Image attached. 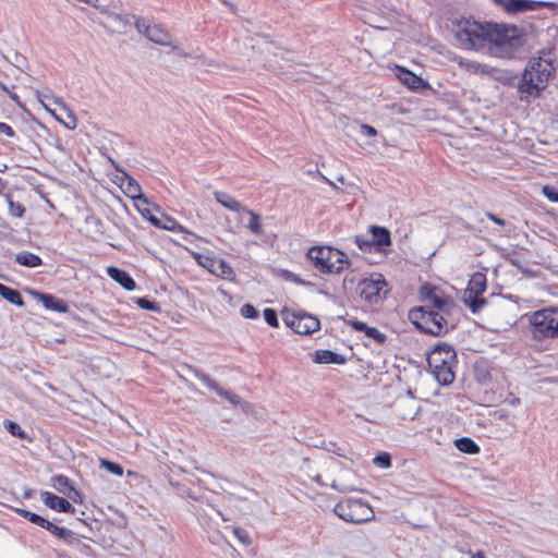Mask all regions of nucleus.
<instances>
[{"mask_svg": "<svg viewBox=\"0 0 558 558\" xmlns=\"http://www.w3.org/2000/svg\"><path fill=\"white\" fill-rule=\"evenodd\" d=\"M486 290V277L482 272H475L469 283L464 293V300L473 313L478 312L485 304V300L481 295Z\"/></svg>", "mask_w": 558, "mask_h": 558, "instance_id": "nucleus-9", "label": "nucleus"}, {"mask_svg": "<svg viewBox=\"0 0 558 558\" xmlns=\"http://www.w3.org/2000/svg\"><path fill=\"white\" fill-rule=\"evenodd\" d=\"M374 464L383 469H387L391 465V458L388 453H381L374 458Z\"/></svg>", "mask_w": 558, "mask_h": 558, "instance_id": "nucleus-41", "label": "nucleus"}, {"mask_svg": "<svg viewBox=\"0 0 558 558\" xmlns=\"http://www.w3.org/2000/svg\"><path fill=\"white\" fill-rule=\"evenodd\" d=\"M369 232L375 251L386 252V247L391 244L389 230L385 227L372 226Z\"/></svg>", "mask_w": 558, "mask_h": 558, "instance_id": "nucleus-18", "label": "nucleus"}, {"mask_svg": "<svg viewBox=\"0 0 558 558\" xmlns=\"http://www.w3.org/2000/svg\"><path fill=\"white\" fill-rule=\"evenodd\" d=\"M456 351L454 349L447 344H438L433 351L429 353L427 357V363L429 367H437V365H453L456 362Z\"/></svg>", "mask_w": 558, "mask_h": 558, "instance_id": "nucleus-12", "label": "nucleus"}, {"mask_svg": "<svg viewBox=\"0 0 558 558\" xmlns=\"http://www.w3.org/2000/svg\"><path fill=\"white\" fill-rule=\"evenodd\" d=\"M160 229L191 234V232H189L183 226L178 223L174 218L167 215L161 216Z\"/></svg>", "mask_w": 558, "mask_h": 558, "instance_id": "nucleus-32", "label": "nucleus"}, {"mask_svg": "<svg viewBox=\"0 0 558 558\" xmlns=\"http://www.w3.org/2000/svg\"><path fill=\"white\" fill-rule=\"evenodd\" d=\"M54 102L57 105H59L62 109L68 110L66 106L64 105V102L60 98H56Z\"/></svg>", "mask_w": 558, "mask_h": 558, "instance_id": "nucleus-57", "label": "nucleus"}, {"mask_svg": "<svg viewBox=\"0 0 558 558\" xmlns=\"http://www.w3.org/2000/svg\"><path fill=\"white\" fill-rule=\"evenodd\" d=\"M457 62L462 70L472 74L490 75L493 73H499L497 69L473 60L458 58Z\"/></svg>", "mask_w": 558, "mask_h": 558, "instance_id": "nucleus-19", "label": "nucleus"}, {"mask_svg": "<svg viewBox=\"0 0 558 558\" xmlns=\"http://www.w3.org/2000/svg\"><path fill=\"white\" fill-rule=\"evenodd\" d=\"M398 77L405 86L413 90H418L427 86V83L422 77L403 68L399 69Z\"/></svg>", "mask_w": 558, "mask_h": 558, "instance_id": "nucleus-23", "label": "nucleus"}, {"mask_svg": "<svg viewBox=\"0 0 558 558\" xmlns=\"http://www.w3.org/2000/svg\"><path fill=\"white\" fill-rule=\"evenodd\" d=\"M109 17L112 19L113 21L121 23L123 28L125 27L126 22L123 20V17L121 15H119L117 13H111L109 15Z\"/></svg>", "mask_w": 558, "mask_h": 558, "instance_id": "nucleus-54", "label": "nucleus"}, {"mask_svg": "<svg viewBox=\"0 0 558 558\" xmlns=\"http://www.w3.org/2000/svg\"><path fill=\"white\" fill-rule=\"evenodd\" d=\"M45 530L49 531L54 536H57V537H59L61 539H64V541H69V539L73 538V532L72 531H70V530H68L65 527L58 526V525L53 524L50 521H48Z\"/></svg>", "mask_w": 558, "mask_h": 558, "instance_id": "nucleus-33", "label": "nucleus"}, {"mask_svg": "<svg viewBox=\"0 0 558 558\" xmlns=\"http://www.w3.org/2000/svg\"><path fill=\"white\" fill-rule=\"evenodd\" d=\"M313 361L317 364H337L342 365L347 362L345 357L330 350H317L314 353Z\"/></svg>", "mask_w": 558, "mask_h": 558, "instance_id": "nucleus-21", "label": "nucleus"}, {"mask_svg": "<svg viewBox=\"0 0 558 558\" xmlns=\"http://www.w3.org/2000/svg\"><path fill=\"white\" fill-rule=\"evenodd\" d=\"M51 485L57 492H59L60 494L66 495L74 502L81 501V498H82L81 493L73 487V485L71 484V481L68 476H65V475L52 476Z\"/></svg>", "mask_w": 558, "mask_h": 558, "instance_id": "nucleus-15", "label": "nucleus"}, {"mask_svg": "<svg viewBox=\"0 0 558 558\" xmlns=\"http://www.w3.org/2000/svg\"><path fill=\"white\" fill-rule=\"evenodd\" d=\"M282 317L284 324L300 335H311L320 328L319 320L310 314L284 311Z\"/></svg>", "mask_w": 558, "mask_h": 558, "instance_id": "nucleus-8", "label": "nucleus"}, {"mask_svg": "<svg viewBox=\"0 0 558 558\" xmlns=\"http://www.w3.org/2000/svg\"><path fill=\"white\" fill-rule=\"evenodd\" d=\"M86 222L87 223H94L96 226H98L100 223V220L94 216H90L86 219Z\"/></svg>", "mask_w": 558, "mask_h": 558, "instance_id": "nucleus-56", "label": "nucleus"}, {"mask_svg": "<svg viewBox=\"0 0 558 558\" xmlns=\"http://www.w3.org/2000/svg\"><path fill=\"white\" fill-rule=\"evenodd\" d=\"M99 462H100V466L106 469L108 472L116 474L118 476L123 475V468L120 464L111 462L106 459H100Z\"/></svg>", "mask_w": 558, "mask_h": 558, "instance_id": "nucleus-35", "label": "nucleus"}, {"mask_svg": "<svg viewBox=\"0 0 558 558\" xmlns=\"http://www.w3.org/2000/svg\"><path fill=\"white\" fill-rule=\"evenodd\" d=\"M331 487L333 489H337L341 493H347V492H352L354 490V487L351 486V485H344V484H340L338 481H333L332 484H331Z\"/></svg>", "mask_w": 558, "mask_h": 558, "instance_id": "nucleus-47", "label": "nucleus"}, {"mask_svg": "<svg viewBox=\"0 0 558 558\" xmlns=\"http://www.w3.org/2000/svg\"><path fill=\"white\" fill-rule=\"evenodd\" d=\"M355 243L361 250H371L372 247H374V245L372 244V239H365L363 235H357L355 238Z\"/></svg>", "mask_w": 558, "mask_h": 558, "instance_id": "nucleus-44", "label": "nucleus"}, {"mask_svg": "<svg viewBox=\"0 0 558 558\" xmlns=\"http://www.w3.org/2000/svg\"><path fill=\"white\" fill-rule=\"evenodd\" d=\"M119 179L126 196L136 202L149 205L148 199L142 194L141 185L135 179L124 171H121V177Z\"/></svg>", "mask_w": 558, "mask_h": 558, "instance_id": "nucleus-13", "label": "nucleus"}, {"mask_svg": "<svg viewBox=\"0 0 558 558\" xmlns=\"http://www.w3.org/2000/svg\"><path fill=\"white\" fill-rule=\"evenodd\" d=\"M471 558H485L481 553L473 555Z\"/></svg>", "mask_w": 558, "mask_h": 558, "instance_id": "nucleus-59", "label": "nucleus"}, {"mask_svg": "<svg viewBox=\"0 0 558 558\" xmlns=\"http://www.w3.org/2000/svg\"><path fill=\"white\" fill-rule=\"evenodd\" d=\"M214 197L221 206L236 214H243V210H246V206L242 205L228 193L217 191L214 193Z\"/></svg>", "mask_w": 558, "mask_h": 558, "instance_id": "nucleus-22", "label": "nucleus"}, {"mask_svg": "<svg viewBox=\"0 0 558 558\" xmlns=\"http://www.w3.org/2000/svg\"><path fill=\"white\" fill-rule=\"evenodd\" d=\"M347 325L351 326L355 331L364 332L367 338L373 339L378 344L385 343L387 339L386 335L379 331V329L367 326L364 322L349 319Z\"/></svg>", "mask_w": 558, "mask_h": 558, "instance_id": "nucleus-17", "label": "nucleus"}, {"mask_svg": "<svg viewBox=\"0 0 558 558\" xmlns=\"http://www.w3.org/2000/svg\"><path fill=\"white\" fill-rule=\"evenodd\" d=\"M195 377L201 380L206 387H208L210 390H214L218 396L223 397L232 404H239L241 402L240 396L236 393L222 389L218 386V384L213 380L208 375L202 373V372H195Z\"/></svg>", "mask_w": 558, "mask_h": 558, "instance_id": "nucleus-14", "label": "nucleus"}, {"mask_svg": "<svg viewBox=\"0 0 558 558\" xmlns=\"http://www.w3.org/2000/svg\"><path fill=\"white\" fill-rule=\"evenodd\" d=\"M523 44V34L517 26L489 23L487 45L495 56L499 58H511Z\"/></svg>", "mask_w": 558, "mask_h": 558, "instance_id": "nucleus-3", "label": "nucleus"}, {"mask_svg": "<svg viewBox=\"0 0 558 558\" xmlns=\"http://www.w3.org/2000/svg\"><path fill=\"white\" fill-rule=\"evenodd\" d=\"M153 226L157 227L160 229V223H161V217L158 218L154 215L149 216L148 219H147Z\"/></svg>", "mask_w": 558, "mask_h": 558, "instance_id": "nucleus-53", "label": "nucleus"}, {"mask_svg": "<svg viewBox=\"0 0 558 558\" xmlns=\"http://www.w3.org/2000/svg\"><path fill=\"white\" fill-rule=\"evenodd\" d=\"M420 295L425 304L410 311L409 317L412 323L418 329L433 336L447 333L453 327L449 319L456 311L453 300L430 286H423Z\"/></svg>", "mask_w": 558, "mask_h": 558, "instance_id": "nucleus-1", "label": "nucleus"}, {"mask_svg": "<svg viewBox=\"0 0 558 558\" xmlns=\"http://www.w3.org/2000/svg\"><path fill=\"white\" fill-rule=\"evenodd\" d=\"M195 259L198 265L206 268L210 274L222 279H231L233 270L231 266L223 259H218L204 254H196Z\"/></svg>", "mask_w": 558, "mask_h": 558, "instance_id": "nucleus-11", "label": "nucleus"}, {"mask_svg": "<svg viewBox=\"0 0 558 558\" xmlns=\"http://www.w3.org/2000/svg\"><path fill=\"white\" fill-rule=\"evenodd\" d=\"M398 415L403 420H413L418 413V405L412 397L399 399L396 404Z\"/></svg>", "mask_w": 558, "mask_h": 558, "instance_id": "nucleus-20", "label": "nucleus"}, {"mask_svg": "<svg viewBox=\"0 0 558 558\" xmlns=\"http://www.w3.org/2000/svg\"><path fill=\"white\" fill-rule=\"evenodd\" d=\"M486 216H487V218L489 220H492L493 222L497 223L498 226L504 227L506 225V221L504 219L497 217L496 215H494L492 213H487Z\"/></svg>", "mask_w": 558, "mask_h": 558, "instance_id": "nucleus-51", "label": "nucleus"}, {"mask_svg": "<svg viewBox=\"0 0 558 558\" xmlns=\"http://www.w3.org/2000/svg\"><path fill=\"white\" fill-rule=\"evenodd\" d=\"M495 77H496L497 80H499V81H501V80H502L501 75H498V76H495Z\"/></svg>", "mask_w": 558, "mask_h": 558, "instance_id": "nucleus-60", "label": "nucleus"}, {"mask_svg": "<svg viewBox=\"0 0 558 558\" xmlns=\"http://www.w3.org/2000/svg\"><path fill=\"white\" fill-rule=\"evenodd\" d=\"M555 68L550 59L533 57L529 60L517 83L518 98L530 104L547 88Z\"/></svg>", "mask_w": 558, "mask_h": 558, "instance_id": "nucleus-2", "label": "nucleus"}, {"mask_svg": "<svg viewBox=\"0 0 558 558\" xmlns=\"http://www.w3.org/2000/svg\"><path fill=\"white\" fill-rule=\"evenodd\" d=\"M136 303L143 310L154 311V312H157L160 310L159 305L156 302H153L146 298L137 299Z\"/></svg>", "mask_w": 558, "mask_h": 558, "instance_id": "nucleus-37", "label": "nucleus"}, {"mask_svg": "<svg viewBox=\"0 0 558 558\" xmlns=\"http://www.w3.org/2000/svg\"><path fill=\"white\" fill-rule=\"evenodd\" d=\"M529 323L532 337L536 340L558 337V308L556 307L534 312Z\"/></svg>", "mask_w": 558, "mask_h": 558, "instance_id": "nucleus-6", "label": "nucleus"}, {"mask_svg": "<svg viewBox=\"0 0 558 558\" xmlns=\"http://www.w3.org/2000/svg\"><path fill=\"white\" fill-rule=\"evenodd\" d=\"M68 117L72 120V125H66L70 130H74L76 128V118L72 112H68Z\"/></svg>", "mask_w": 558, "mask_h": 558, "instance_id": "nucleus-55", "label": "nucleus"}, {"mask_svg": "<svg viewBox=\"0 0 558 558\" xmlns=\"http://www.w3.org/2000/svg\"><path fill=\"white\" fill-rule=\"evenodd\" d=\"M244 216H246V214H238V220L240 222H243L244 221Z\"/></svg>", "mask_w": 558, "mask_h": 558, "instance_id": "nucleus-58", "label": "nucleus"}, {"mask_svg": "<svg viewBox=\"0 0 558 558\" xmlns=\"http://www.w3.org/2000/svg\"><path fill=\"white\" fill-rule=\"evenodd\" d=\"M283 277L287 279V280H290V281H293V282H296L299 284H307L305 281L299 279L296 277V275H294L293 272L291 271H288V270H284L283 272Z\"/></svg>", "mask_w": 558, "mask_h": 558, "instance_id": "nucleus-50", "label": "nucleus"}, {"mask_svg": "<svg viewBox=\"0 0 558 558\" xmlns=\"http://www.w3.org/2000/svg\"><path fill=\"white\" fill-rule=\"evenodd\" d=\"M436 380L444 386L450 385L454 380V373L452 365H437V367H429Z\"/></svg>", "mask_w": 558, "mask_h": 558, "instance_id": "nucleus-26", "label": "nucleus"}, {"mask_svg": "<svg viewBox=\"0 0 558 558\" xmlns=\"http://www.w3.org/2000/svg\"><path fill=\"white\" fill-rule=\"evenodd\" d=\"M360 133L366 136H375L377 135V131L375 128L368 124H361L360 125Z\"/></svg>", "mask_w": 558, "mask_h": 558, "instance_id": "nucleus-46", "label": "nucleus"}, {"mask_svg": "<svg viewBox=\"0 0 558 558\" xmlns=\"http://www.w3.org/2000/svg\"><path fill=\"white\" fill-rule=\"evenodd\" d=\"M135 26L138 29V32L144 33L146 26H150V25L147 24L145 20L138 19L135 23Z\"/></svg>", "mask_w": 558, "mask_h": 558, "instance_id": "nucleus-52", "label": "nucleus"}, {"mask_svg": "<svg viewBox=\"0 0 558 558\" xmlns=\"http://www.w3.org/2000/svg\"><path fill=\"white\" fill-rule=\"evenodd\" d=\"M240 312L245 318L255 319L258 317V311L252 304H244Z\"/></svg>", "mask_w": 558, "mask_h": 558, "instance_id": "nucleus-40", "label": "nucleus"}, {"mask_svg": "<svg viewBox=\"0 0 558 558\" xmlns=\"http://www.w3.org/2000/svg\"><path fill=\"white\" fill-rule=\"evenodd\" d=\"M145 36L158 45H168L169 35L160 29L157 25L146 26Z\"/></svg>", "mask_w": 558, "mask_h": 558, "instance_id": "nucleus-29", "label": "nucleus"}, {"mask_svg": "<svg viewBox=\"0 0 558 558\" xmlns=\"http://www.w3.org/2000/svg\"><path fill=\"white\" fill-rule=\"evenodd\" d=\"M41 500L44 504L50 509L57 510L59 512H71L75 511L74 507L71 502L62 497H59L49 492H43L40 494Z\"/></svg>", "mask_w": 558, "mask_h": 558, "instance_id": "nucleus-16", "label": "nucleus"}, {"mask_svg": "<svg viewBox=\"0 0 558 558\" xmlns=\"http://www.w3.org/2000/svg\"><path fill=\"white\" fill-rule=\"evenodd\" d=\"M543 194L550 202L558 203V190H556L555 187L550 185L543 186Z\"/></svg>", "mask_w": 558, "mask_h": 558, "instance_id": "nucleus-43", "label": "nucleus"}, {"mask_svg": "<svg viewBox=\"0 0 558 558\" xmlns=\"http://www.w3.org/2000/svg\"><path fill=\"white\" fill-rule=\"evenodd\" d=\"M25 213V208L20 203H14L13 201H9V214L13 217L21 218Z\"/></svg>", "mask_w": 558, "mask_h": 558, "instance_id": "nucleus-39", "label": "nucleus"}, {"mask_svg": "<svg viewBox=\"0 0 558 558\" xmlns=\"http://www.w3.org/2000/svg\"><path fill=\"white\" fill-rule=\"evenodd\" d=\"M136 208L142 214V216L146 219H148V217L153 215L150 209L148 208V205H145L141 202H136Z\"/></svg>", "mask_w": 558, "mask_h": 558, "instance_id": "nucleus-48", "label": "nucleus"}, {"mask_svg": "<svg viewBox=\"0 0 558 558\" xmlns=\"http://www.w3.org/2000/svg\"><path fill=\"white\" fill-rule=\"evenodd\" d=\"M529 9L531 5L527 0H510L508 4V10L513 12H524Z\"/></svg>", "mask_w": 558, "mask_h": 558, "instance_id": "nucleus-36", "label": "nucleus"}, {"mask_svg": "<svg viewBox=\"0 0 558 558\" xmlns=\"http://www.w3.org/2000/svg\"><path fill=\"white\" fill-rule=\"evenodd\" d=\"M0 296L16 306H23L24 301L21 293L0 282Z\"/></svg>", "mask_w": 558, "mask_h": 558, "instance_id": "nucleus-30", "label": "nucleus"}, {"mask_svg": "<svg viewBox=\"0 0 558 558\" xmlns=\"http://www.w3.org/2000/svg\"><path fill=\"white\" fill-rule=\"evenodd\" d=\"M17 513H20L23 518L27 519L29 522H32L33 524H36L43 529L46 527L47 523L49 520L40 517L39 514L37 513H34V512H31L28 510H24V509H17L16 510Z\"/></svg>", "mask_w": 558, "mask_h": 558, "instance_id": "nucleus-34", "label": "nucleus"}, {"mask_svg": "<svg viewBox=\"0 0 558 558\" xmlns=\"http://www.w3.org/2000/svg\"><path fill=\"white\" fill-rule=\"evenodd\" d=\"M15 262L24 267L35 268L43 264L41 258L28 251H21L15 255Z\"/></svg>", "mask_w": 558, "mask_h": 558, "instance_id": "nucleus-27", "label": "nucleus"}, {"mask_svg": "<svg viewBox=\"0 0 558 558\" xmlns=\"http://www.w3.org/2000/svg\"><path fill=\"white\" fill-rule=\"evenodd\" d=\"M307 256L315 268L324 274H339L350 264L343 252L329 246L312 247Z\"/></svg>", "mask_w": 558, "mask_h": 558, "instance_id": "nucleus-5", "label": "nucleus"}, {"mask_svg": "<svg viewBox=\"0 0 558 558\" xmlns=\"http://www.w3.org/2000/svg\"><path fill=\"white\" fill-rule=\"evenodd\" d=\"M243 214H246V216H247V221L245 223V227L247 228V230L254 235L263 234L264 230H263L260 216L258 214H256L255 211L248 209L247 207H246V210H243Z\"/></svg>", "mask_w": 558, "mask_h": 558, "instance_id": "nucleus-28", "label": "nucleus"}, {"mask_svg": "<svg viewBox=\"0 0 558 558\" xmlns=\"http://www.w3.org/2000/svg\"><path fill=\"white\" fill-rule=\"evenodd\" d=\"M454 446L458 450L468 454H475L480 452V447L470 437H461L456 439Z\"/></svg>", "mask_w": 558, "mask_h": 558, "instance_id": "nucleus-31", "label": "nucleus"}, {"mask_svg": "<svg viewBox=\"0 0 558 558\" xmlns=\"http://www.w3.org/2000/svg\"><path fill=\"white\" fill-rule=\"evenodd\" d=\"M333 512L340 519L355 524L369 521L374 518V510L367 502L353 498H348L336 504Z\"/></svg>", "mask_w": 558, "mask_h": 558, "instance_id": "nucleus-7", "label": "nucleus"}, {"mask_svg": "<svg viewBox=\"0 0 558 558\" xmlns=\"http://www.w3.org/2000/svg\"><path fill=\"white\" fill-rule=\"evenodd\" d=\"M264 319L271 327H277L278 326L277 313L272 308H266L264 311Z\"/></svg>", "mask_w": 558, "mask_h": 558, "instance_id": "nucleus-42", "label": "nucleus"}, {"mask_svg": "<svg viewBox=\"0 0 558 558\" xmlns=\"http://www.w3.org/2000/svg\"><path fill=\"white\" fill-rule=\"evenodd\" d=\"M107 272L111 279L121 284L125 290L133 291L135 289V281L126 271L117 267H108Z\"/></svg>", "mask_w": 558, "mask_h": 558, "instance_id": "nucleus-24", "label": "nucleus"}, {"mask_svg": "<svg viewBox=\"0 0 558 558\" xmlns=\"http://www.w3.org/2000/svg\"><path fill=\"white\" fill-rule=\"evenodd\" d=\"M489 23H481L471 19H461L452 24V33L457 45L464 50H481L487 46Z\"/></svg>", "mask_w": 558, "mask_h": 558, "instance_id": "nucleus-4", "label": "nucleus"}, {"mask_svg": "<svg viewBox=\"0 0 558 558\" xmlns=\"http://www.w3.org/2000/svg\"><path fill=\"white\" fill-rule=\"evenodd\" d=\"M386 287V281L381 275L365 278L359 283V293L363 300L368 303H377L380 300V293Z\"/></svg>", "mask_w": 558, "mask_h": 558, "instance_id": "nucleus-10", "label": "nucleus"}, {"mask_svg": "<svg viewBox=\"0 0 558 558\" xmlns=\"http://www.w3.org/2000/svg\"><path fill=\"white\" fill-rule=\"evenodd\" d=\"M0 133L7 135L8 137H13L15 135L13 129L4 122H0Z\"/></svg>", "mask_w": 558, "mask_h": 558, "instance_id": "nucleus-49", "label": "nucleus"}, {"mask_svg": "<svg viewBox=\"0 0 558 558\" xmlns=\"http://www.w3.org/2000/svg\"><path fill=\"white\" fill-rule=\"evenodd\" d=\"M39 300L47 310H51L58 313H65L69 310L68 304L51 294L39 293Z\"/></svg>", "mask_w": 558, "mask_h": 558, "instance_id": "nucleus-25", "label": "nucleus"}, {"mask_svg": "<svg viewBox=\"0 0 558 558\" xmlns=\"http://www.w3.org/2000/svg\"><path fill=\"white\" fill-rule=\"evenodd\" d=\"M234 535L241 543H243L245 545H248L251 543L247 532L244 531L243 529H240V527L234 529Z\"/></svg>", "mask_w": 558, "mask_h": 558, "instance_id": "nucleus-45", "label": "nucleus"}, {"mask_svg": "<svg viewBox=\"0 0 558 558\" xmlns=\"http://www.w3.org/2000/svg\"><path fill=\"white\" fill-rule=\"evenodd\" d=\"M5 427L7 429L9 430V433L13 436H17L20 438H24L25 437V433L24 430L21 428V426L15 423V422H12V421H7L5 422Z\"/></svg>", "mask_w": 558, "mask_h": 558, "instance_id": "nucleus-38", "label": "nucleus"}]
</instances>
